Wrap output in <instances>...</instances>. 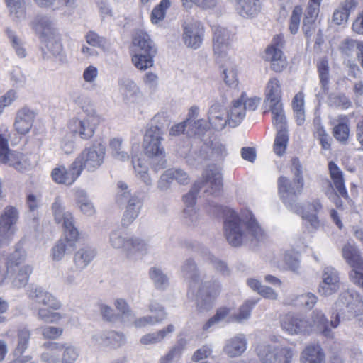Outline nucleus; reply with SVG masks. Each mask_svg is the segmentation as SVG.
Returning <instances> with one entry per match:
<instances>
[{
    "mask_svg": "<svg viewBox=\"0 0 363 363\" xmlns=\"http://www.w3.org/2000/svg\"><path fill=\"white\" fill-rule=\"evenodd\" d=\"M291 171L294 174L292 182L284 176L278 179L280 197L287 208L301 216L306 225L312 230H317L321 226L318 215L322 211L323 205L319 199L313 200L304 207L296 203L298 196L301 194L304 186L302 167L298 158L292 159Z\"/></svg>",
    "mask_w": 363,
    "mask_h": 363,
    "instance_id": "f257e3e1",
    "label": "nucleus"
},
{
    "mask_svg": "<svg viewBox=\"0 0 363 363\" xmlns=\"http://www.w3.org/2000/svg\"><path fill=\"white\" fill-rule=\"evenodd\" d=\"M362 306L360 296L357 292L347 291L341 293L331 309L330 322L321 310L315 309L312 312L310 322L313 331L315 330L325 337L333 339L334 333L332 329L339 326L341 318L342 320H350L356 317Z\"/></svg>",
    "mask_w": 363,
    "mask_h": 363,
    "instance_id": "f03ea898",
    "label": "nucleus"
},
{
    "mask_svg": "<svg viewBox=\"0 0 363 363\" xmlns=\"http://www.w3.org/2000/svg\"><path fill=\"white\" fill-rule=\"evenodd\" d=\"M224 235L229 244L238 247L248 242H259L264 238V231L249 210L238 213L228 210L223 223Z\"/></svg>",
    "mask_w": 363,
    "mask_h": 363,
    "instance_id": "7ed1b4c3",
    "label": "nucleus"
},
{
    "mask_svg": "<svg viewBox=\"0 0 363 363\" xmlns=\"http://www.w3.org/2000/svg\"><path fill=\"white\" fill-rule=\"evenodd\" d=\"M181 272L189 282L188 296L195 298L199 311L211 309L213 300L220 292V283L204 281L205 276L199 272L194 260L190 258L184 262Z\"/></svg>",
    "mask_w": 363,
    "mask_h": 363,
    "instance_id": "20e7f679",
    "label": "nucleus"
},
{
    "mask_svg": "<svg viewBox=\"0 0 363 363\" xmlns=\"http://www.w3.org/2000/svg\"><path fill=\"white\" fill-rule=\"evenodd\" d=\"M223 186L222 176L216 168L206 169L201 180L195 182L191 189L184 196L185 208L183 211V219L189 225H195L199 216L194 207L196 196L201 190L204 193L214 194L219 192Z\"/></svg>",
    "mask_w": 363,
    "mask_h": 363,
    "instance_id": "39448f33",
    "label": "nucleus"
},
{
    "mask_svg": "<svg viewBox=\"0 0 363 363\" xmlns=\"http://www.w3.org/2000/svg\"><path fill=\"white\" fill-rule=\"evenodd\" d=\"M162 140L163 130H160L158 127H150L146 130L143 147L145 154L150 159L152 169L156 173L167 166Z\"/></svg>",
    "mask_w": 363,
    "mask_h": 363,
    "instance_id": "423d86ee",
    "label": "nucleus"
},
{
    "mask_svg": "<svg viewBox=\"0 0 363 363\" xmlns=\"http://www.w3.org/2000/svg\"><path fill=\"white\" fill-rule=\"evenodd\" d=\"M108 244L112 248L121 250L128 258L146 255L149 249L146 240L136 236H128L121 229L110 232Z\"/></svg>",
    "mask_w": 363,
    "mask_h": 363,
    "instance_id": "0eeeda50",
    "label": "nucleus"
},
{
    "mask_svg": "<svg viewBox=\"0 0 363 363\" xmlns=\"http://www.w3.org/2000/svg\"><path fill=\"white\" fill-rule=\"evenodd\" d=\"M117 187L116 202L118 205L126 203L121 219V225L128 228L139 216L143 206V201L136 193L131 194L126 183L120 181L117 184Z\"/></svg>",
    "mask_w": 363,
    "mask_h": 363,
    "instance_id": "6e6552de",
    "label": "nucleus"
},
{
    "mask_svg": "<svg viewBox=\"0 0 363 363\" xmlns=\"http://www.w3.org/2000/svg\"><path fill=\"white\" fill-rule=\"evenodd\" d=\"M52 211L56 223L62 224L64 228L60 240H62L68 247L74 250L79 240V232L74 225L72 214L69 211H65L63 203L59 197L55 199L52 205Z\"/></svg>",
    "mask_w": 363,
    "mask_h": 363,
    "instance_id": "1a4fd4ad",
    "label": "nucleus"
},
{
    "mask_svg": "<svg viewBox=\"0 0 363 363\" xmlns=\"http://www.w3.org/2000/svg\"><path fill=\"white\" fill-rule=\"evenodd\" d=\"M26 258L25 250L17 249L10 255L6 262L7 276H14L12 284L17 289L26 286L33 272V267L24 264Z\"/></svg>",
    "mask_w": 363,
    "mask_h": 363,
    "instance_id": "9d476101",
    "label": "nucleus"
},
{
    "mask_svg": "<svg viewBox=\"0 0 363 363\" xmlns=\"http://www.w3.org/2000/svg\"><path fill=\"white\" fill-rule=\"evenodd\" d=\"M213 49L216 61L219 65H232L234 51L231 46V34L219 25L212 26Z\"/></svg>",
    "mask_w": 363,
    "mask_h": 363,
    "instance_id": "9b49d317",
    "label": "nucleus"
},
{
    "mask_svg": "<svg viewBox=\"0 0 363 363\" xmlns=\"http://www.w3.org/2000/svg\"><path fill=\"white\" fill-rule=\"evenodd\" d=\"M255 352L261 363H293L297 356L294 347H275L267 342L257 344Z\"/></svg>",
    "mask_w": 363,
    "mask_h": 363,
    "instance_id": "f8f14e48",
    "label": "nucleus"
},
{
    "mask_svg": "<svg viewBox=\"0 0 363 363\" xmlns=\"http://www.w3.org/2000/svg\"><path fill=\"white\" fill-rule=\"evenodd\" d=\"M106 155V147L101 144H94L84 148L74 160V166L81 174L84 169L94 172L104 163Z\"/></svg>",
    "mask_w": 363,
    "mask_h": 363,
    "instance_id": "ddd939ff",
    "label": "nucleus"
},
{
    "mask_svg": "<svg viewBox=\"0 0 363 363\" xmlns=\"http://www.w3.org/2000/svg\"><path fill=\"white\" fill-rule=\"evenodd\" d=\"M99 123V116L94 111H91L70 119L68 123V129L73 135H77L82 140H88L95 134Z\"/></svg>",
    "mask_w": 363,
    "mask_h": 363,
    "instance_id": "4468645a",
    "label": "nucleus"
},
{
    "mask_svg": "<svg viewBox=\"0 0 363 363\" xmlns=\"http://www.w3.org/2000/svg\"><path fill=\"white\" fill-rule=\"evenodd\" d=\"M259 104V98L248 97L245 93H242L239 98L233 101L232 106L227 111L229 125L233 128L238 126L245 118L246 111L256 110Z\"/></svg>",
    "mask_w": 363,
    "mask_h": 363,
    "instance_id": "2eb2a0df",
    "label": "nucleus"
},
{
    "mask_svg": "<svg viewBox=\"0 0 363 363\" xmlns=\"http://www.w3.org/2000/svg\"><path fill=\"white\" fill-rule=\"evenodd\" d=\"M228 155L225 145L218 140L213 141L211 146L202 145L199 155L195 150L191 151L185 156L186 162L190 165H196L202 162L203 159H208L213 161H223Z\"/></svg>",
    "mask_w": 363,
    "mask_h": 363,
    "instance_id": "dca6fc26",
    "label": "nucleus"
},
{
    "mask_svg": "<svg viewBox=\"0 0 363 363\" xmlns=\"http://www.w3.org/2000/svg\"><path fill=\"white\" fill-rule=\"evenodd\" d=\"M182 28V39L184 45L192 50L199 49L203 42L205 35L203 23L196 19H190L185 21Z\"/></svg>",
    "mask_w": 363,
    "mask_h": 363,
    "instance_id": "f3484780",
    "label": "nucleus"
},
{
    "mask_svg": "<svg viewBox=\"0 0 363 363\" xmlns=\"http://www.w3.org/2000/svg\"><path fill=\"white\" fill-rule=\"evenodd\" d=\"M342 255L352 270L350 279L354 284L363 287V262L360 252L354 244L347 243L342 249Z\"/></svg>",
    "mask_w": 363,
    "mask_h": 363,
    "instance_id": "a211bd4d",
    "label": "nucleus"
},
{
    "mask_svg": "<svg viewBox=\"0 0 363 363\" xmlns=\"http://www.w3.org/2000/svg\"><path fill=\"white\" fill-rule=\"evenodd\" d=\"M19 218V212L13 206H6L0 216V247L8 245L14 235L16 224Z\"/></svg>",
    "mask_w": 363,
    "mask_h": 363,
    "instance_id": "6ab92c4d",
    "label": "nucleus"
},
{
    "mask_svg": "<svg viewBox=\"0 0 363 363\" xmlns=\"http://www.w3.org/2000/svg\"><path fill=\"white\" fill-rule=\"evenodd\" d=\"M0 162L13 167L21 172L29 169L32 166L25 155L9 150L8 140L2 135H0Z\"/></svg>",
    "mask_w": 363,
    "mask_h": 363,
    "instance_id": "aec40b11",
    "label": "nucleus"
},
{
    "mask_svg": "<svg viewBox=\"0 0 363 363\" xmlns=\"http://www.w3.org/2000/svg\"><path fill=\"white\" fill-rule=\"evenodd\" d=\"M281 326L284 331L291 335H306L313 332V325L310 320L298 314H286L281 320Z\"/></svg>",
    "mask_w": 363,
    "mask_h": 363,
    "instance_id": "412c9836",
    "label": "nucleus"
},
{
    "mask_svg": "<svg viewBox=\"0 0 363 363\" xmlns=\"http://www.w3.org/2000/svg\"><path fill=\"white\" fill-rule=\"evenodd\" d=\"M118 91L122 101L128 106L140 104L143 95L139 86L131 79L122 77L118 79Z\"/></svg>",
    "mask_w": 363,
    "mask_h": 363,
    "instance_id": "4be33fe9",
    "label": "nucleus"
},
{
    "mask_svg": "<svg viewBox=\"0 0 363 363\" xmlns=\"http://www.w3.org/2000/svg\"><path fill=\"white\" fill-rule=\"evenodd\" d=\"M340 288V279L338 272L333 267L323 269L321 281L318 291L323 296H329L337 293Z\"/></svg>",
    "mask_w": 363,
    "mask_h": 363,
    "instance_id": "5701e85b",
    "label": "nucleus"
},
{
    "mask_svg": "<svg viewBox=\"0 0 363 363\" xmlns=\"http://www.w3.org/2000/svg\"><path fill=\"white\" fill-rule=\"evenodd\" d=\"M30 26L40 40L54 38L58 33L54 19L47 15H37L31 21Z\"/></svg>",
    "mask_w": 363,
    "mask_h": 363,
    "instance_id": "b1692460",
    "label": "nucleus"
},
{
    "mask_svg": "<svg viewBox=\"0 0 363 363\" xmlns=\"http://www.w3.org/2000/svg\"><path fill=\"white\" fill-rule=\"evenodd\" d=\"M173 181L181 185H186L190 181L189 174L181 168H170L167 169L160 177L157 182V189L165 191L171 187Z\"/></svg>",
    "mask_w": 363,
    "mask_h": 363,
    "instance_id": "393cba45",
    "label": "nucleus"
},
{
    "mask_svg": "<svg viewBox=\"0 0 363 363\" xmlns=\"http://www.w3.org/2000/svg\"><path fill=\"white\" fill-rule=\"evenodd\" d=\"M36 113L28 106L20 108L16 113L13 127L18 133L26 135L32 128Z\"/></svg>",
    "mask_w": 363,
    "mask_h": 363,
    "instance_id": "a878e982",
    "label": "nucleus"
},
{
    "mask_svg": "<svg viewBox=\"0 0 363 363\" xmlns=\"http://www.w3.org/2000/svg\"><path fill=\"white\" fill-rule=\"evenodd\" d=\"M130 52L156 54L157 48L147 32L137 30L133 35Z\"/></svg>",
    "mask_w": 363,
    "mask_h": 363,
    "instance_id": "bb28decb",
    "label": "nucleus"
},
{
    "mask_svg": "<svg viewBox=\"0 0 363 363\" xmlns=\"http://www.w3.org/2000/svg\"><path fill=\"white\" fill-rule=\"evenodd\" d=\"M79 176V170L74 166L73 162L69 170L65 166L59 165L51 172V177L55 183L67 186L72 185Z\"/></svg>",
    "mask_w": 363,
    "mask_h": 363,
    "instance_id": "cd10ccee",
    "label": "nucleus"
},
{
    "mask_svg": "<svg viewBox=\"0 0 363 363\" xmlns=\"http://www.w3.org/2000/svg\"><path fill=\"white\" fill-rule=\"evenodd\" d=\"M247 340L244 334H238L226 340L224 352L230 357L241 356L247 350Z\"/></svg>",
    "mask_w": 363,
    "mask_h": 363,
    "instance_id": "c85d7f7f",
    "label": "nucleus"
},
{
    "mask_svg": "<svg viewBox=\"0 0 363 363\" xmlns=\"http://www.w3.org/2000/svg\"><path fill=\"white\" fill-rule=\"evenodd\" d=\"M208 122L217 130H223L228 123L227 111L221 104L216 103L210 107Z\"/></svg>",
    "mask_w": 363,
    "mask_h": 363,
    "instance_id": "c756f323",
    "label": "nucleus"
},
{
    "mask_svg": "<svg viewBox=\"0 0 363 363\" xmlns=\"http://www.w3.org/2000/svg\"><path fill=\"white\" fill-rule=\"evenodd\" d=\"M264 59L270 62L271 69L275 72H281L287 67L286 57L280 48L267 47L265 50Z\"/></svg>",
    "mask_w": 363,
    "mask_h": 363,
    "instance_id": "7c9ffc66",
    "label": "nucleus"
},
{
    "mask_svg": "<svg viewBox=\"0 0 363 363\" xmlns=\"http://www.w3.org/2000/svg\"><path fill=\"white\" fill-rule=\"evenodd\" d=\"M174 331V325L169 324L159 330L143 335L140 339V342L145 346L160 344L170 337Z\"/></svg>",
    "mask_w": 363,
    "mask_h": 363,
    "instance_id": "2f4dec72",
    "label": "nucleus"
},
{
    "mask_svg": "<svg viewBox=\"0 0 363 363\" xmlns=\"http://www.w3.org/2000/svg\"><path fill=\"white\" fill-rule=\"evenodd\" d=\"M49 346L62 352V363H75L80 354L79 348L71 343L49 342Z\"/></svg>",
    "mask_w": 363,
    "mask_h": 363,
    "instance_id": "473e14b6",
    "label": "nucleus"
},
{
    "mask_svg": "<svg viewBox=\"0 0 363 363\" xmlns=\"http://www.w3.org/2000/svg\"><path fill=\"white\" fill-rule=\"evenodd\" d=\"M328 169L330 179L335 189V193L340 196L347 198L348 195L345 186V180L342 170L332 161L328 164Z\"/></svg>",
    "mask_w": 363,
    "mask_h": 363,
    "instance_id": "72a5a7b5",
    "label": "nucleus"
},
{
    "mask_svg": "<svg viewBox=\"0 0 363 363\" xmlns=\"http://www.w3.org/2000/svg\"><path fill=\"white\" fill-rule=\"evenodd\" d=\"M301 363H325V355L318 344L307 345L301 353Z\"/></svg>",
    "mask_w": 363,
    "mask_h": 363,
    "instance_id": "f704fd0d",
    "label": "nucleus"
},
{
    "mask_svg": "<svg viewBox=\"0 0 363 363\" xmlns=\"http://www.w3.org/2000/svg\"><path fill=\"white\" fill-rule=\"evenodd\" d=\"M264 94L266 99L270 105L282 104L281 103V84L277 77H272L266 84Z\"/></svg>",
    "mask_w": 363,
    "mask_h": 363,
    "instance_id": "c9c22d12",
    "label": "nucleus"
},
{
    "mask_svg": "<svg viewBox=\"0 0 363 363\" xmlns=\"http://www.w3.org/2000/svg\"><path fill=\"white\" fill-rule=\"evenodd\" d=\"M237 13L244 18H252L260 11L259 0H235Z\"/></svg>",
    "mask_w": 363,
    "mask_h": 363,
    "instance_id": "e433bc0d",
    "label": "nucleus"
},
{
    "mask_svg": "<svg viewBox=\"0 0 363 363\" xmlns=\"http://www.w3.org/2000/svg\"><path fill=\"white\" fill-rule=\"evenodd\" d=\"M231 308L220 307L217 309L216 314L211 317L203 326V330L210 331L213 330L220 323L235 322L233 315H230Z\"/></svg>",
    "mask_w": 363,
    "mask_h": 363,
    "instance_id": "4c0bfd02",
    "label": "nucleus"
},
{
    "mask_svg": "<svg viewBox=\"0 0 363 363\" xmlns=\"http://www.w3.org/2000/svg\"><path fill=\"white\" fill-rule=\"evenodd\" d=\"M96 255V250L90 247H84L77 251L74 255V265L78 270H84L91 263Z\"/></svg>",
    "mask_w": 363,
    "mask_h": 363,
    "instance_id": "58836bf2",
    "label": "nucleus"
},
{
    "mask_svg": "<svg viewBox=\"0 0 363 363\" xmlns=\"http://www.w3.org/2000/svg\"><path fill=\"white\" fill-rule=\"evenodd\" d=\"M132 164L136 177L143 182L146 186H152L153 184L152 179L150 176L149 169L145 160L133 156Z\"/></svg>",
    "mask_w": 363,
    "mask_h": 363,
    "instance_id": "ea45409f",
    "label": "nucleus"
},
{
    "mask_svg": "<svg viewBox=\"0 0 363 363\" xmlns=\"http://www.w3.org/2000/svg\"><path fill=\"white\" fill-rule=\"evenodd\" d=\"M148 275L156 289L163 291L169 286V277L161 268L157 267H150Z\"/></svg>",
    "mask_w": 363,
    "mask_h": 363,
    "instance_id": "a19ab883",
    "label": "nucleus"
},
{
    "mask_svg": "<svg viewBox=\"0 0 363 363\" xmlns=\"http://www.w3.org/2000/svg\"><path fill=\"white\" fill-rule=\"evenodd\" d=\"M76 203L80 211L86 216L91 217L95 214V207L85 191H77Z\"/></svg>",
    "mask_w": 363,
    "mask_h": 363,
    "instance_id": "79ce46f5",
    "label": "nucleus"
},
{
    "mask_svg": "<svg viewBox=\"0 0 363 363\" xmlns=\"http://www.w3.org/2000/svg\"><path fill=\"white\" fill-rule=\"evenodd\" d=\"M272 123L277 132L288 131L286 118L283 109V104L270 105Z\"/></svg>",
    "mask_w": 363,
    "mask_h": 363,
    "instance_id": "37998d69",
    "label": "nucleus"
},
{
    "mask_svg": "<svg viewBox=\"0 0 363 363\" xmlns=\"http://www.w3.org/2000/svg\"><path fill=\"white\" fill-rule=\"evenodd\" d=\"M130 55L134 66L140 70H146L153 66V58L156 54L130 52Z\"/></svg>",
    "mask_w": 363,
    "mask_h": 363,
    "instance_id": "c03bdc74",
    "label": "nucleus"
},
{
    "mask_svg": "<svg viewBox=\"0 0 363 363\" xmlns=\"http://www.w3.org/2000/svg\"><path fill=\"white\" fill-rule=\"evenodd\" d=\"M259 298H250L246 300L239 308L238 312L233 315L235 322L241 323L248 320L251 315L252 308L259 302Z\"/></svg>",
    "mask_w": 363,
    "mask_h": 363,
    "instance_id": "a18cd8bd",
    "label": "nucleus"
},
{
    "mask_svg": "<svg viewBox=\"0 0 363 363\" xmlns=\"http://www.w3.org/2000/svg\"><path fill=\"white\" fill-rule=\"evenodd\" d=\"M111 154L112 157L119 161L125 162L129 160L130 156L123 145V140L120 138H115L109 143Z\"/></svg>",
    "mask_w": 363,
    "mask_h": 363,
    "instance_id": "49530a36",
    "label": "nucleus"
},
{
    "mask_svg": "<svg viewBox=\"0 0 363 363\" xmlns=\"http://www.w3.org/2000/svg\"><path fill=\"white\" fill-rule=\"evenodd\" d=\"M52 309L40 308L37 313V317L39 320L47 323H59L61 320L66 318L65 313L55 312Z\"/></svg>",
    "mask_w": 363,
    "mask_h": 363,
    "instance_id": "de8ad7c7",
    "label": "nucleus"
},
{
    "mask_svg": "<svg viewBox=\"0 0 363 363\" xmlns=\"http://www.w3.org/2000/svg\"><path fill=\"white\" fill-rule=\"evenodd\" d=\"M30 339V332L26 328L18 330L17 344L14 349V354L21 356L28 348Z\"/></svg>",
    "mask_w": 363,
    "mask_h": 363,
    "instance_id": "09e8293b",
    "label": "nucleus"
},
{
    "mask_svg": "<svg viewBox=\"0 0 363 363\" xmlns=\"http://www.w3.org/2000/svg\"><path fill=\"white\" fill-rule=\"evenodd\" d=\"M114 305L121 314L122 322L125 325L130 323L134 319L135 313L130 308L126 301L123 298H117Z\"/></svg>",
    "mask_w": 363,
    "mask_h": 363,
    "instance_id": "8fccbe9b",
    "label": "nucleus"
},
{
    "mask_svg": "<svg viewBox=\"0 0 363 363\" xmlns=\"http://www.w3.org/2000/svg\"><path fill=\"white\" fill-rule=\"evenodd\" d=\"M340 48L342 52L347 55L356 51L359 61L361 65L363 66V45L360 42L354 40H347L340 45Z\"/></svg>",
    "mask_w": 363,
    "mask_h": 363,
    "instance_id": "3c124183",
    "label": "nucleus"
},
{
    "mask_svg": "<svg viewBox=\"0 0 363 363\" xmlns=\"http://www.w3.org/2000/svg\"><path fill=\"white\" fill-rule=\"evenodd\" d=\"M172 5L170 0H161L152 9L151 13V21L154 24H157L162 21L165 16L168 9Z\"/></svg>",
    "mask_w": 363,
    "mask_h": 363,
    "instance_id": "603ef678",
    "label": "nucleus"
},
{
    "mask_svg": "<svg viewBox=\"0 0 363 363\" xmlns=\"http://www.w3.org/2000/svg\"><path fill=\"white\" fill-rule=\"evenodd\" d=\"M11 16L21 21L26 17L24 0H5Z\"/></svg>",
    "mask_w": 363,
    "mask_h": 363,
    "instance_id": "864d4df0",
    "label": "nucleus"
},
{
    "mask_svg": "<svg viewBox=\"0 0 363 363\" xmlns=\"http://www.w3.org/2000/svg\"><path fill=\"white\" fill-rule=\"evenodd\" d=\"M86 43L92 46L101 49L104 52H107L110 48L109 41L102 36L99 35L94 31H89L85 36Z\"/></svg>",
    "mask_w": 363,
    "mask_h": 363,
    "instance_id": "5fc2aeb1",
    "label": "nucleus"
},
{
    "mask_svg": "<svg viewBox=\"0 0 363 363\" xmlns=\"http://www.w3.org/2000/svg\"><path fill=\"white\" fill-rule=\"evenodd\" d=\"M185 348V341L180 340L168 352L162 357L160 363H172L174 359H179Z\"/></svg>",
    "mask_w": 363,
    "mask_h": 363,
    "instance_id": "6e6d98bb",
    "label": "nucleus"
},
{
    "mask_svg": "<svg viewBox=\"0 0 363 363\" xmlns=\"http://www.w3.org/2000/svg\"><path fill=\"white\" fill-rule=\"evenodd\" d=\"M289 142L288 131H279L277 133L273 150L278 156H282L285 152Z\"/></svg>",
    "mask_w": 363,
    "mask_h": 363,
    "instance_id": "4d7b16f0",
    "label": "nucleus"
},
{
    "mask_svg": "<svg viewBox=\"0 0 363 363\" xmlns=\"http://www.w3.org/2000/svg\"><path fill=\"white\" fill-rule=\"evenodd\" d=\"M208 129V123L203 119L193 121L190 120L189 128L187 129V135L192 136H203Z\"/></svg>",
    "mask_w": 363,
    "mask_h": 363,
    "instance_id": "13d9d810",
    "label": "nucleus"
},
{
    "mask_svg": "<svg viewBox=\"0 0 363 363\" xmlns=\"http://www.w3.org/2000/svg\"><path fill=\"white\" fill-rule=\"evenodd\" d=\"M223 68V72L224 74V81L226 85L231 88H235L238 84V81L236 74L235 65L232 63L227 65H220Z\"/></svg>",
    "mask_w": 363,
    "mask_h": 363,
    "instance_id": "bf43d9fd",
    "label": "nucleus"
},
{
    "mask_svg": "<svg viewBox=\"0 0 363 363\" xmlns=\"http://www.w3.org/2000/svg\"><path fill=\"white\" fill-rule=\"evenodd\" d=\"M69 247L62 240L59 239L51 249L50 257L53 261H61L66 253L72 252Z\"/></svg>",
    "mask_w": 363,
    "mask_h": 363,
    "instance_id": "052dcab7",
    "label": "nucleus"
},
{
    "mask_svg": "<svg viewBox=\"0 0 363 363\" xmlns=\"http://www.w3.org/2000/svg\"><path fill=\"white\" fill-rule=\"evenodd\" d=\"M162 322V318L153 317V315H145L139 318L134 317L130 323H128V326H134L136 328H142L148 325H155Z\"/></svg>",
    "mask_w": 363,
    "mask_h": 363,
    "instance_id": "680f3d73",
    "label": "nucleus"
},
{
    "mask_svg": "<svg viewBox=\"0 0 363 363\" xmlns=\"http://www.w3.org/2000/svg\"><path fill=\"white\" fill-rule=\"evenodd\" d=\"M41 7H52L53 9L65 6L68 8H74L76 6V0H34Z\"/></svg>",
    "mask_w": 363,
    "mask_h": 363,
    "instance_id": "e2e57ef3",
    "label": "nucleus"
},
{
    "mask_svg": "<svg viewBox=\"0 0 363 363\" xmlns=\"http://www.w3.org/2000/svg\"><path fill=\"white\" fill-rule=\"evenodd\" d=\"M43 43L48 50L55 56L60 55L62 51V45L60 41L59 33H56L54 38H48L40 40Z\"/></svg>",
    "mask_w": 363,
    "mask_h": 363,
    "instance_id": "0e129e2a",
    "label": "nucleus"
},
{
    "mask_svg": "<svg viewBox=\"0 0 363 363\" xmlns=\"http://www.w3.org/2000/svg\"><path fill=\"white\" fill-rule=\"evenodd\" d=\"M182 6L186 9H190L194 4L203 9H211L215 8L218 0H180Z\"/></svg>",
    "mask_w": 363,
    "mask_h": 363,
    "instance_id": "69168bd1",
    "label": "nucleus"
},
{
    "mask_svg": "<svg viewBox=\"0 0 363 363\" xmlns=\"http://www.w3.org/2000/svg\"><path fill=\"white\" fill-rule=\"evenodd\" d=\"M126 342V337L122 333L107 331V347L118 348Z\"/></svg>",
    "mask_w": 363,
    "mask_h": 363,
    "instance_id": "338daca9",
    "label": "nucleus"
},
{
    "mask_svg": "<svg viewBox=\"0 0 363 363\" xmlns=\"http://www.w3.org/2000/svg\"><path fill=\"white\" fill-rule=\"evenodd\" d=\"M322 0H310L305 11L303 20L316 21Z\"/></svg>",
    "mask_w": 363,
    "mask_h": 363,
    "instance_id": "774afa93",
    "label": "nucleus"
}]
</instances>
